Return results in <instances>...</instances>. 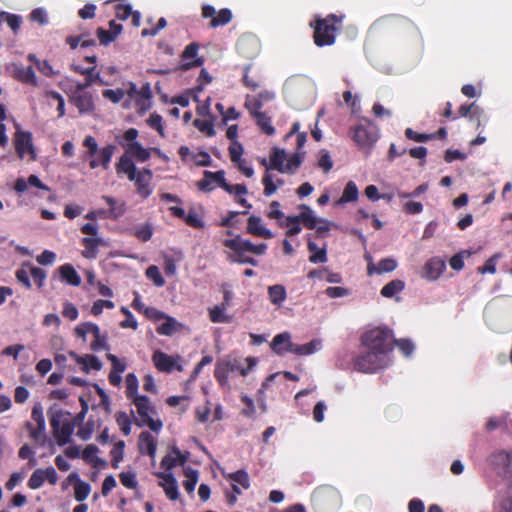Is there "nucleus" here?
Segmentation results:
<instances>
[{
  "label": "nucleus",
  "mask_w": 512,
  "mask_h": 512,
  "mask_svg": "<svg viewBox=\"0 0 512 512\" xmlns=\"http://www.w3.org/2000/svg\"><path fill=\"white\" fill-rule=\"evenodd\" d=\"M343 15L328 14L325 17L315 16L310 22L313 29V41L317 47L332 46L337 34L343 26Z\"/></svg>",
  "instance_id": "1"
},
{
  "label": "nucleus",
  "mask_w": 512,
  "mask_h": 512,
  "mask_svg": "<svg viewBox=\"0 0 512 512\" xmlns=\"http://www.w3.org/2000/svg\"><path fill=\"white\" fill-rule=\"evenodd\" d=\"M138 135L139 132L136 128H129L121 138H116L119 145L124 149V153L116 163L115 170L124 169L128 165L124 164V161L134 163L133 159H135L137 162L143 163L150 159L151 150L144 148L141 143L136 141Z\"/></svg>",
  "instance_id": "2"
},
{
  "label": "nucleus",
  "mask_w": 512,
  "mask_h": 512,
  "mask_svg": "<svg viewBox=\"0 0 512 512\" xmlns=\"http://www.w3.org/2000/svg\"><path fill=\"white\" fill-rule=\"evenodd\" d=\"M392 336L391 330L376 327L366 331L361 336V343L365 349L377 351L387 356L393 350Z\"/></svg>",
  "instance_id": "3"
},
{
  "label": "nucleus",
  "mask_w": 512,
  "mask_h": 512,
  "mask_svg": "<svg viewBox=\"0 0 512 512\" xmlns=\"http://www.w3.org/2000/svg\"><path fill=\"white\" fill-rule=\"evenodd\" d=\"M124 164L128 165L124 169L116 170V173L118 175L125 174L130 181L135 182L137 193L144 199L148 198L153 192L151 187L152 171L149 168L137 170L135 163L124 161Z\"/></svg>",
  "instance_id": "4"
},
{
  "label": "nucleus",
  "mask_w": 512,
  "mask_h": 512,
  "mask_svg": "<svg viewBox=\"0 0 512 512\" xmlns=\"http://www.w3.org/2000/svg\"><path fill=\"white\" fill-rule=\"evenodd\" d=\"M49 420L57 444L64 446L69 443L76 426L75 422L67 419L62 410L52 413Z\"/></svg>",
  "instance_id": "5"
},
{
  "label": "nucleus",
  "mask_w": 512,
  "mask_h": 512,
  "mask_svg": "<svg viewBox=\"0 0 512 512\" xmlns=\"http://www.w3.org/2000/svg\"><path fill=\"white\" fill-rule=\"evenodd\" d=\"M311 502L317 512H331L340 506L341 497L332 487H319L313 492Z\"/></svg>",
  "instance_id": "6"
},
{
  "label": "nucleus",
  "mask_w": 512,
  "mask_h": 512,
  "mask_svg": "<svg viewBox=\"0 0 512 512\" xmlns=\"http://www.w3.org/2000/svg\"><path fill=\"white\" fill-rule=\"evenodd\" d=\"M386 358L382 353L365 349L353 360V366L359 372L374 373L387 365Z\"/></svg>",
  "instance_id": "7"
},
{
  "label": "nucleus",
  "mask_w": 512,
  "mask_h": 512,
  "mask_svg": "<svg viewBox=\"0 0 512 512\" xmlns=\"http://www.w3.org/2000/svg\"><path fill=\"white\" fill-rule=\"evenodd\" d=\"M137 409L140 421L137 422L139 426H148L152 431L158 432L162 428L160 420H154L152 414L155 413L154 407L151 405L149 398L145 395H140L131 400Z\"/></svg>",
  "instance_id": "8"
},
{
  "label": "nucleus",
  "mask_w": 512,
  "mask_h": 512,
  "mask_svg": "<svg viewBox=\"0 0 512 512\" xmlns=\"http://www.w3.org/2000/svg\"><path fill=\"white\" fill-rule=\"evenodd\" d=\"M351 137L360 149H370L378 140V131L369 120L356 125L350 131Z\"/></svg>",
  "instance_id": "9"
},
{
  "label": "nucleus",
  "mask_w": 512,
  "mask_h": 512,
  "mask_svg": "<svg viewBox=\"0 0 512 512\" xmlns=\"http://www.w3.org/2000/svg\"><path fill=\"white\" fill-rule=\"evenodd\" d=\"M74 333L76 337L81 338L83 341H86V335L91 333L94 340L91 342L90 347L93 351L106 350L109 348L106 335L101 334L99 326L95 323H81L75 327Z\"/></svg>",
  "instance_id": "10"
},
{
  "label": "nucleus",
  "mask_w": 512,
  "mask_h": 512,
  "mask_svg": "<svg viewBox=\"0 0 512 512\" xmlns=\"http://www.w3.org/2000/svg\"><path fill=\"white\" fill-rule=\"evenodd\" d=\"M83 86H74L69 93V102L73 104L80 114H88L95 110L94 97Z\"/></svg>",
  "instance_id": "11"
},
{
  "label": "nucleus",
  "mask_w": 512,
  "mask_h": 512,
  "mask_svg": "<svg viewBox=\"0 0 512 512\" xmlns=\"http://www.w3.org/2000/svg\"><path fill=\"white\" fill-rule=\"evenodd\" d=\"M15 151L20 159L26 154L31 161L36 160V152L32 142V134L28 131H16L14 136Z\"/></svg>",
  "instance_id": "12"
},
{
  "label": "nucleus",
  "mask_w": 512,
  "mask_h": 512,
  "mask_svg": "<svg viewBox=\"0 0 512 512\" xmlns=\"http://www.w3.org/2000/svg\"><path fill=\"white\" fill-rule=\"evenodd\" d=\"M203 175L206 177H211L213 182H215L219 187H221L229 194L241 196L248 193V189L244 184H229L225 179V172L223 170L216 172L205 170Z\"/></svg>",
  "instance_id": "13"
},
{
  "label": "nucleus",
  "mask_w": 512,
  "mask_h": 512,
  "mask_svg": "<svg viewBox=\"0 0 512 512\" xmlns=\"http://www.w3.org/2000/svg\"><path fill=\"white\" fill-rule=\"evenodd\" d=\"M199 51V44L192 42L188 44L181 54V63L179 69L182 71H188L194 67H200L203 65L204 60L196 57Z\"/></svg>",
  "instance_id": "14"
},
{
  "label": "nucleus",
  "mask_w": 512,
  "mask_h": 512,
  "mask_svg": "<svg viewBox=\"0 0 512 512\" xmlns=\"http://www.w3.org/2000/svg\"><path fill=\"white\" fill-rule=\"evenodd\" d=\"M446 269V261L441 257L435 256L428 259L421 271V277L428 281L438 280Z\"/></svg>",
  "instance_id": "15"
},
{
  "label": "nucleus",
  "mask_w": 512,
  "mask_h": 512,
  "mask_svg": "<svg viewBox=\"0 0 512 512\" xmlns=\"http://www.w3.org/2000/svg\"><path fill=\"white\" fill-rule=\"evenodd\" d=\"M301 208L303 211L299 215L287 216L284 221L278 222V225L284 228V226H290L291 222H300L307 229H315L318 220L313 215L311 208L306 205H302Z\"/></svg>",
  "instance_id": "16"
},
{
  "label": "nucleus",
  "mask_w": 512,
  "mask_h": 512,
  "mask_svg": "<svg viewBox=\"0 0 512 512\" xmlns=\"http://www.w3.org/2000/svg\"><path fill=\"white\" fill-rule=\"evenodd\" d=\"M70 68L75 73L85 76V80L83 82H78L76 86H83L84 88H89L95 83H98L100 85H107V83L104 82L100 77V73L96 71V66L84 68L80 65L72 64Z\"/></svg>",
  "instance_id": "17"
},
{
  "label": "nucleus",
  "mask_w": 512,
  "mask_h": 512,
  "mask_svg": "<svg viewBox=\"0 0 512 512\" xmlns=\"http://www.w3.org/2000/svg\"><path fill=\"white\" fill-rule=\"evenodd\" d=\"M227 245L233 246L237 248L238 250H248L249 253L256 254V255H263L265 254L267 250V244L260 243V244H253L250 240H246L241 238L240 235H236L234 238H232L230 241H228Z\"/></svg>",
  "instance_id": "18"
},
{
  "label": "nucleus",
  "mask_w": 512,
  "mask_h": 512,
  "mask_svg": "<svg viewBox=\"0 0 512 512\" xmlns=\"http://www.w3.org/2000/svg\"><path fill=\"white\" fill-rule=\"evenodd\" d=\"M247 233L265 239L274 237L273 233L262 225V219L255 215L250 216L247 220Z\"/></svg>",
  "instance_id": "19"
},
{
  "label": "nucleus",
  "mask_w": 512,
  "mask_h": 512,
  "mask_svg": "<svg viewBox=\"0 0 512 512\" xmlns=\"http://www.w3.org/2000/svg\"><path fill=\"white\" fill-rule=\"evenodd\" d=\"M321 346L322 341L320 339H313L305 344H290L289 348H285V350L298 356H308L320 350Z\"/></svg>",
  "instance_id": "20"
},
{
  "label": "nucleus",
  "mask_w": 512,
  "mask_h": 512,
  "mask_svg": "<svg viewBox=\"0 0 512 512\" xmlns=\"http://www.w3.org/2000/svg\"><path fill=\"white\" fill-rule=\"evenodd\" d=\"M152 361L157 370L161 372H172L176 366L175 359L160 350H157L153 353Z\"/></svg>",
  "instance_id": "21"
},
{
  "label": "nucleus",
  "mask_w": 512,
  "mask_h": 512,
  "mask_svg": "<svg viewBox=\"0 0 512 512\" xmlns=\"http://www.w3.org/2000/svg\"><path fill=\"white\" fill-rule=\"evenodd\" d=\"M13 78L24 84L38 86V81L32 66L15 65Z\"/></svg>",
  "instance_id": "22"
},
{
  "label": "nucleus",
  "mask_w": 512,
  "mask_h": 512,
  "mask_svg": "<svg viewBox=\"0 0 512 512\" xmlns=\"http://www.w3.org/2000/svg\"><path fill=\"white\" fill-rule=\"evenodd\" d=\"M285 159V150L275 147L270 153L269 164H267L266 159H262L261 164L264 165L267 169H274L280 173H283Z\"/></svg>",
  "instance_id": "23"
},
{
  "label": "nucleus",
  "mask_w": 512,
  "mask_h": 512,
  "mask_svg": "<svg viewBox=\"0 0 512 512\" xmlns=\"http://www.w3.org/2000/svg\"><path fill=\"white\" fill-rule=\"evenodd\" d=\"M116 18L119 20H126L131 17V23L134 27H138L141 21V14L139 11H133L132 6L129 4L119 3L115 6Z\"/></svg>",
  "instance_id": "24"
},
{
  "label": "nucleus",
  "mask_w": 512,
  "mask_h": 512,
  "mask_svg": "<svg viewBox=\"0 0 512 512\" xmlns=\"http://www.w3.org/2000/svg\"><path fill=\"white\" fill-rule=\"evenodd\" d=\"M458 114L460 117H469L470 120H476L477 129L481 126L482 118H486L483 110L475 102L461 105L458 109Z\"/></svg>",
  "instance_id": "25"
},
{
  "label": "nucleus",
  "mask_w": 512,
  "mask_h": 512,
  "mask_svg": "<svg viewBox=\"0 0 512 512\" xmlns=\"http://www.w3.org/2000/svg\"><path fill=\"white\" fill-rule=\"evenodd\" d=\"M81 244L84 247L81 255L86 259H95L98 255V247L104 245V241L99 237H84Z\"/></svg>",
  "instance_id": "26"
},
{
  "label": "nucleus",
  "mask_w": 512,
  "mask_h": 512,
  "mask_svg": "<svg viewBox=\"0 0 512 512\" xmlns=\"http://www.w3.org/2000/svg\"><path fill=\"white\" fill-rule=\"evenodd\" d=\"M159 477L164 480L159 485L163 487L166 496L175 501L179 498V490L175 477L171 473H160Z\"/></svg>",
  "instance_id": "27"
},
{
  "label": "nucleus",
  "mask_w": 512,
  "mask_h": 512,
  "mask_svg": "<svg viewBox=\"0 0 512 512\" xmlns=\"http://www.w3.org/2000/svg\"><path fill=\"white\" fill-rule=\"evenodd\" d=\"M172 454L163 457L161 467L170 470L177 465L183 466L188 460V453L183 454L177 447L172 448Z\"/></svg>",
  "instance_id": "28"
},
{
  "label": "nucleus",
  "mask_w": 512,
  "mask_h": 512,
  "mask_svg": "<svg viewBox=\"0 0 512 512\" xmlns=\"http://www.w3.org/2000/svg\"><path fill=\"white\" fill-rule=\"evenodd\" d=\"M138 447L141 454H147L150 457H154L157 442L151 433L144 431L139 435Z\"/></svg>",
  "instance_id": "29"
},
{
  "label": "nucleus",
  "mask_w": 512,
  "mask_h": 512,
  "mask_svg": "<svg viewBox=\"0 0 512 512\" xmlns=\"http://www.w3.org/2000/svg\"><path fill=\"white\" fill-rule=\"evenodd\" d=\"M68 479L69 480H74L75 483H74V497L77 501L79 502H82L84 501L90 494V491H91V486L80 480L79 479V475L76 473V472H72L69 476H68Z\"/></svg>",
  "instance_id": "30"
},
{
  "label": "nucleus",
  "mask_w": 512,
  "mask_h": 512,
  "mask_svg": "<svg viewBox=\"0 0 512 512\" xmlns=\"http://www.w3.org/2000/svg\"><path fill=\"white\" fill-rule=\"evenodd\" d=\"M58 271L63 282L72 286H79L81 284V277L71 264L67 263L60 266Z\"/></svg>",
  "instance_id": "31"
},
{
  "label": "nucleus",
  "mask_w": 512,
  "mask_h": 512,
  "mask_svg": "<svg viewBox=\"0 0 512 512\" xmlns=\"http://www.w3.org/2000/svg\"><path fill=\"white\" fill-rule=\"evenodd\" d=\"M165 322L156 328L159 335L172 336L174 333L182 330L183 324L178 322L174 317L166 315Z\"/></svg>",
  "instance_id": "32"
},
{
  "label": "nucleus",
  "mask_w": 512,
  "mask_h": 512,
  "mask_svg": "<svg viewBox=\"0 0 512 512\" xmlns=\"http://www.w3.org/2000/svg\"><path fill=\"white\" fill-rule=\"evenodd\" d=\"M230 240L231 239H225L223 241V245L226 248H229L234 252V254L229 256L230 261L239 263V264H250L252 266L258 265V261L256 259L245 255V253L248 252V250H241V249L238 250L237 248H235L233 246L231 247V246L227 245L228 241H230Z\"/></svg>",
  "instance_id": "33"
},
{
  "label": "nucleus",
  "mask_w": 512,
  "mask_h": 512,
  "mask_svg": "<svg viewBox=\"0 0 512 512\" xmlns=\"http://www.w3.org/2000/svg\"><path fill=\"white\" fill-rule=\"evenodd\" d=\"M397 262L393 258H384L378 262L377 266H374L372 263L367 266L368 275H372L373 273L383 274L389 273L396 269Z\"/></svg>",
  "instance_id": "34"
},
{
  "label": "nucleus",
  "mask_w": 512,
  "mask_h": 512,
  "mask_svg": "<svg viewBox=\"0 0 512 512\" xmlns=\"http://www.w3.org/2000/svg\"><path fill=\"white\" fill-rule=\"evenodd\" d=\"M70 355L75 358L78 364L83 365V370L89 372L90 369L100 370L102 368L101 361L94 355L78 356L75 352L71 351Z\"/></svg>",
  "instance_id": "35"
},
{
  "label": "nucleus",
  "mask_w": 512,
  "mask_h": 512,
  "mask_svg": "<svg viewBox=\"0 0 512 512\" xmlns=\"http://www.w3.org/2000/svg\"><path fill=\"white\" fill-rule=\"evenodd\" d=\"M290 344H293L291 342V335L288 332H284L274 336L270 347L276 354L283 355L287 352L285 348H289Z\"/></svg>",
  "instance_id": "36"
},
{
  "label": "nucleus",
  "mask_w": 512,
  "mask_h": 512,
  "mask_svg": "<svg viewBox=\"0 0 512 512\" xmlns=\"http://www.w3.org/2000/svg\"><path fill=\"white\" fill-rule=\"evenodd\" d=\"M268 297L273 305L281 306L287 298L286 288L281 284L268 287Z\"/></svg>",
  "instance_id": "37"
},
{
  "label": "nucleus",
  "mask_w": 512,
  "mask_h": 512,
  "mask_svg": "<svg viewBox=\"0 0 512 512\" xmlns=\"http://www.w3.org/2000/svg\"><path fill=\"white\" fill-rule=\"evenodd\" d=\"M305 154V151H296L293 153L287 159V163L284 165L283 173L294 174L303 163Z\"/></svg>",
  "instance_id": "38"
},
{
  "label": "nucleus",
  "mask_w": 512,
  "mask_h": 512,
  "mask_svg": "<svg viewBox=\"0 0 512 512\" xmlns=\"http://www.w3.org/2000/svg\"><path fill=\"white\" fill-rule=\"evenodd\" d=\"M359 190L355 182L349 181L344 187L343 193L338 200V204H345L349 202H355L358 200Z\"/></svg>",
  "instance_id": "39"
},
{
  "label": "nucleus",
  "mask_w": 512,
  "mask_h": 512,
  "mask_svg": "<svg viewBox=\"0 0 512 512\" xmlns=\"http://www.w3.org/2000/svg\"><path fill=\"white\" fill-rule=\"evenodd\" d=\"M268 99V95L265 96L264 94H259L257 96L251 97L247 95L245 100V107L248 109L250 115L252 117H255L256 114H261V108L263 106L262 99Z\"/></svg>",
  "instance_id": "40"
},
{
  "label": "nucleus",
  "mask_w": 512,
  "mask_h": 512,
  "mask_svg": "<svg viewBox=\"0 0 512 512\" xmlns=\"http://www.w3.org/2000/svg\"><path fill=\"white\" fill-rule=\"evenodd\" d=\"M512 456L506 451H497L490 456V462L496 469H507Z\"/></svg>",
  "instance_id": "41"
},
{
  "label": "nucleus",
  "mask_w": 512,
  "mask_h": 512,
  "mask_svg": "<svg viewBox=\"0 0 512 512\" xmlns=\"http://www.w3.org/2000/svg\"><path fill=\"white\" fill-rule=\"evenodd\" d=\"M103 199L110 207L108 214L109 218L118 219L125 213L126 208L123 202L119 203L116 199H114L111 196H103Z\"/></svg>",
  "instance_id": "42"
},
{
  "label": "nucleus",
  "mask_w": 512,
  "mask_h": 512,
  "mask_svg": "<svg viewBox=\"0 0 512 512\" xmlns=\"http://www.w3.org/2000/svg\"><path fill=\"white\" fill-rule=\"evenodd\" d=\"M6 22L7 25L11 28L14 34H17L21 24L22 17L17 14H12L6 11L0 12V23Z\"/></svg>",
  "instance_id": "43"
},
{
  "label": "nucleus",
  "mask_w": 512,
  "mask_h": 512,
  "mask_svg": "<svg viewBox=\"0 0 512 512\" xmlns=\"http://www.w3.org/2000/svg\"><path fill=\"white\" fill-rule=\"evenodd\" d=\"M405 288V283L402 280L395 279L384 285L380 291L381 295L385 298H392L397 293Z\"/></svg>",
  "instance_id": "44"
},
{
  "label": "nucleus",
  "mask_w": 512,
  "mask_h": 512,
  "mask_svg": "<svg viewBox=\"0 0 512 512\" xmlns=\"http://www.w3.org/2000/svg\"><path fill=\"white\" fill-rule=\"evenodd\" d=\"M184 475L186 480L183 482V487L187 493H192L195 490L196 484L198 482L199 473L196 469L191 467L184 468Z\"/></svg>",
  "instance_id": "45"
},
{
  "label": "nucleus",
  "mask_w": 512,
  "mask_h": 512,
  "mask_svg": "<svg viewBox=\"0 0 512 512\" xmlns=\"http://www.w3.org/2000/svg\"><path fill=\"white\" fill-rule=\"evenodd\" d=\"M253 118L263 133L269 136L275 133V128L272 125V119L266 113L263 112L261 114H256Z\"/></svg>",
  "instance_id": "46"
},
{
  "label": "nucleus",
  "mask_w": 512,
  "mask_h": 512,
  "mask_svg": "<svg viewBox=\"0 0 512 512\" xmlns=\"http://www.w3.org/2000/svg\"><path fill=\"white\" fill-rule=\"evenodd\" d=\"M232 12L228 8H223L219 12H216L215 17L211 19L209 23V27L217 28L219 26H224L228 24L232 20Z\"/></svg>",
  "instance_id": "47"
},
{
  "label": "nucleus",
  "mask_w": 512,
  "mask_h": 512,
  "mask_svg": "<svg viewBox=\"0 0 512 512\" xmlns=\"http://www.w3.org/2000/svg\"><path fill=\"white\" fill-rule=\"evenodd\" d=\"M126 397L130 400L140 396L138 394L139 381L134 373H128L126 375Z\"/></svg>",
  "instance_id": "48"
},
{
  "label": "nucleus",
  "mask_w": 512,
  "mask_h": 512,
  "mask_svg": "<svg viewBox=\"0 0 512 512\" xmlns=\"http://www.w3.org/2000/svg\"><path fill=\"white\" fill-rule=\"evenodd\" d=\"M262 184L264 186V195L271 196L276 192L278 186H282L284 184V181L282 179H278L277 184H275L272 175L266 172L262 178Z\"/></svg>",
  "instance_id": "49"
},
{
  "label": "nucleus",
  "mask_w": 512,
  "mask_h": 512,
  "mask_svg": "<svg viewBox=\"0 0 512 512\" xmlns=\"http://www.w3.org/2000/svg\"><path fill=\"white\" fill-rule=\"evenodd\" d=\"M227 478L236 485H241L242 488L248 489L250 487V479L248 473L241 469L227 475Z\"/></svg>",
  "instance_id": "50"
},
{
  "label": "nucleus",
  "mask_w": 512,
  "mask_h": 512,
  "mask_svg": "<svg viewBox=\"0 0 512 512\" xmlns=\"http://www.w3.org/2000/svg\"><path fill=\"white\" fill-rule=\"evenodd\" d=\"M308 250L312 252L309 256V261L312 263H325L327 261V253L325 249H318L316 244L312 241L308 242Z\"/></svg>",
  "instance_id": "51"
},
{
  "label": "nucleus",
  "mask_w": 512,
  "mask_h": 512,
  "mask_svg": "<svg viewBox=\"0 0 512 512\" xmlns=\"http://www.w3.org/2000/svg\"><path fill=\"white\" fill-rule=\"evenodd\" d=\"M124 447H125L124 441L120 440L114 444V447L112 448V450L110 452L111 466L114 469H117L119 467V463L123 460Z\"/></svg>",
  "instance_id": "52"
},
{
  "label": "nucleus",
  "mask_w": 512,
  "mask_h": 512,
  "mask_svg": "<svg viewBox=\"0 0 512 512\" xmlns=\"http://www.w3.org/2000/svg\"><path fill=\"white\" fill-rule=\"evenodd\" d=\"M116 423L119 426L121 432L128 436L131 433V419L129 415L124 411H119L115 415Z\"/></svg>",
  "instance_id": "53"
},
{
  "label": "nucleus",
  "mask_w": 512,
  "mask_h": 512,
  "mask_svg": "<svg viewBox=\"0 0 512 512\" xmlns=\"http://www.w3.org/2000/svg\"><path fill=\"white\" fill-rule=\"evenodd\" d=\"M226 308L221 305H215L209 309V318L213 323H227L229 317L225 314Z\"/></svg>",
  "instance_id": "54"
},
{
  "label": "nucleus",
  "mask_w": 512,
  "mask_h": 512,
  "mask_svg": "<svg viewBox=\"0 0 512 512\" xmlns=\"http://www.w3.org/2000/svg\"><path fill=\"white\" fill-rule=\"evenodd\" d=\"M495 507L498 512H512V483L508 485L505 496Z\"/></svg>",
  "instance_id": "55"
},
{
  "label": "nucleus",
  "mask_w": 512,
  "mask_h": 512,
  "mask_svg": "<svg viewBox=\"0 0 512 512\" xmlns=\"http://www.w3.org/2000/svg\"><path fill=\"white\" fill-rule=\"evenodd\" d=\"M115 149L116 147L114 145L108 144L100 150L98 160L104 169H108Z\"/></svg>",
  "instance_id": "56"
},
{
  "label": "nucleus",
  "mask_w": 512,
  "mask_h": 512,
  "mask_svg": "<svg viewBox=\"0 0 512 512\" xmlns=\"http://www.w3.org/2000/svg\"><path fill=\"white\" fill-rule=\"evenodd\" d=\"M228 370L222 360L216 363L214 370V377L221 386H225L228 383Z\"/></svg>",
  "instance_id": "57"
},
{
  "label": "nucleus",
  "mask_w": 512,
  "mask_h": 512,
  "mask_svg": "<svg viewBox=\"0 0 512 512\" xmlns=\"http://www.w3.org/2000/svg\"><path fill=\"white\" fill-rule=\"evenodd\" d=\"M146 276L148 279L152 280L157 287L165 285V280L162 277L159 268L155 265H151L146 269Z\"/></svg>",
  "instance_id": "58"
},
{
  "label": "nucleus",
  "mask_w": 512,
  "mask_h": 512,
  "mask_svg": "<svg viewBox=\"0 0 512 512\" xmlns=\"http://www.w3.org/2000/svg\"><path fill=\"white\" fill-rule=\"evenodd\" d=\"M405 136L412 141L418 142V143H424L430 140L435 139V135H429L427 133H418L414 131L412 128H407L405 130Z\"/></svg>",
  "instance_id": "59"
},
{
  "label": "nucleus",
  "mask_w": 512,
  "mask_h": 512,
  "mask_svg": "<svg viewBox=\"0 0 512 512\" xmlns=\"http://www.w3.org/2000/svg\"><path fill=\"white\" fill-rule=\"evenodd\" d=\"M30 275L34 279V282L37 285V288L42 289V287L44 286L46 277H47L46 271L42 268L31 266L30 267Z\"/></svg>",
  "instance_id": "60"
},
{
  "label": "nucleus",
  "mask_w": 512,
  "mask_h": 512,
  "mask_svg": "<svg viewBox=\"0 0 512 512\" xmlns=\"http://www.w3.org/2000/svg\"><path fill=\"white\" fill-rule=\"evenodd\" d=\"M29 19L32 22H36L42 26L48 24V15L44 8L38 7L32 10L29 15Z\"/></svg>",
  "instance_id": "61"
},
{
  "label": "nucleus",
  "mask_w": 512,
  "mask_h": 512,
  "mask_svg": "<svg viewBox=\"0 0 512 512\" xmlns=\"http://www.w3.org/2000/svg\"><path fill=\"white\" fill-rule=\"evenodd\" d=\"M43 474V469H36L28 480V487L33 490L40 488L45 482Z\"/></svg>",
  "instance_id": "62"
},
{
  "label": "nucleus",
  "mask_w": 512,
  "mask_h": 512,
  "mask_svg": "<svg viewBox=\"0 0 512 512\" xmlns=\"http://www.w3.org/2000/svg\"><path fill=\"white\" fill-rule=\"evenodd\" d=\"M121 484L129 489H135L138 485L136 474L134 472H121L119 474Z\"/></svg>",
  "instance_id": "63"
},
{
  "label": "nucleus",
  "mask_w": 512,
  "mask_h": 512,
  "mask_svg": "<svg viewBox=\"0 0 512 512\" xmlns=\"http://www.w3.org/2000/svg\"><path fill=\"white\" fill-rule=\"evenodd\" d=\"M184 220L186 224L192 228L202 229L205 226L202 218L195 211L192 210L189 211L188 214H186Z\"/></svg>",
  "instance_id": "64"
}]
</instances>
